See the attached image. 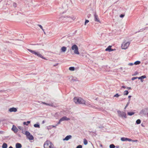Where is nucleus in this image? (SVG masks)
<instances>
[{"instance_id": "ea45409f", "label": "nucleus", "mask_w": 148, "mask_h": 148, "mask_svg": "<svg viewBox=\"0 0 148 148\" xmlns=\"http://www.w3.org/2000/svg\"><path fill=\"white\" fill-rule=\"evenodd\" d=\"M18 128L21 130H23V127L21 126H18Z\"/></svg>"}, {"instance_id": "f257e3e1", "label": "nucleus", "mask_w": 148, "mask_h": 148, "mask_svg": "<svg viewBox=\"0 0 148 148\" xmlns=\"http://www.w3.org/2000/svg\"><path fill=\"white\" fill-rule=\"evenodd\" d=\"M27 50L30 52L32 53V54H35L38 57L42 58L45 60H47L45 58L43 57L40 53L39 52H36L35 51L32 50L28 49H27Z\"/></svg>"}, {"instance_id": "69168bd1", "label": "nucleus", "mask_w": 148, "mask_h": 148, "mask_svg": "<svg viewBox=\"0 0 148 148\" xmlns=\"http://www.w3.org/2000/svg\"><path fill=\"white\" fill-rule=\"evenodd\" d=\"M57 65H54V66H56Z\"/></svg>"}, {"instance_id": "c85d7f7f", "label": "nucleus", "mask_w": 148, "mask_h": 148, "mask_svg": "<svg viewBox=\"0 0 148 148\" xmlns=\"http://www.w3.org/2000/svg\"><path fill=\"white\" fill-rule=\"evenodd\" d=\"M69 70L71 71H74L75 70V68L74 67H71L69 69Z\"/></svg>"}, {"instance_id": "864d4df0", "label": "nucleus", "mask_w": 148, "mask_h": 148, "mask_svg": "<svg viewBox=\"0 0 148 148\" xmlns=\"http://www.w3.org/2000/svg\"><path fill=\"white\" fill-rule=\"evenodd\" d=\"M100 146L101 147H103V145H102V144H100Z\"/></svg>"}, {"instance_id": "e433bc0d", "label": "nucleus", "mask_w": 148, "mask_h": 148, "mask_svg": "<svg viewBox=\"0 0 148 148\" xmlns=\"http://www.w3.org/2000/svg\"><path fill=\"white\" fill-rule=\"evenodd\" d=\"M138 77H134L132 78V80H134L137 78H138Z\"/></svg>"}, {"instance_id": "0e129e2a", "label": "nucleus", "mask_w": 148, "mask_h": 148, "mask_svg": "<svg viewBox=\"0 0 148 148\" xmlns=\"http://www.w3.org/2000/svg\"><path fill=\"white\" fill-rule=\"evenodd\" d=\"M116 147L117 148H119V146H116Z\"/></svg>"}, {"instance_id": "2eb2a0df", "label": "nucleus", "mask_w": 148, "mask_h": 148, "mask_svg": "<svg viewBox=\"0 0 148 148\" xmlns=\"http://www.w3.org/2000/svg\"><path fill=\"white\" fill-rule=\"evenodd\" d=\"M84 103H83L82 104H84L85 105L87 106H89V107H92V106L90 104V103L89 102H86L84 101Z\"/></svg>"}, {"instance_id": "ddd939ff", "label": "nucleus", "mask_w": 148, "mask_h": 148, "mask_svg": "<svg viewBox=\"0 0 148 148\" xmlns=\"http://www.w3.org/2000/svg\"><path fill=\"white\" fill-rule=\"evenodd\" d=\"M146 78V76L145 75H143L141 77H138V79H140V81L141 82H143V79H144Z\"/></svg>"}, {"instance_id": "4c0bfd02", "label": "nucleus", "mask_w": 148, "mask_h": 148, "mask_svg": "<svg viewBox=\"0 0 148 148\" xmlns=\"http://www.w3.org/2000/svg\"><path fill=\"white\" fill-rule=\"evenodd\" d=\"M89 22V21L88 20H86L84 25H86V24L88 23Z\"/></svg>"}, {"instance_id": "f704fd0d", "label": "nucleus", "mask_w": 148, "mask_h": 148, "mask_svg": "<svg viewBox=\"0 0 148 148\" xmlns=\"http://www.w3.org/2000/svg\"><path fill=\"white\" fill-rule=\"evenodd\" d=\"M119 96H120V95H119L118 93H117L114 95V97H119Z\"/></svg>"}, {"instance_id": "79ce46f5", "label": "nucleus", "mask_w": 148, "mask_h": 148, "mask_svg": "<svg viewBox=\"0 0 148 148\" xmlns=\"http://www.w3.org/2000/svg\"><path fill=\"white\" fill-rule=\"evenodd\" d=\"M138 74V73L137 72H135L134 74L132 75V76L136 75H137Z\"/></svg>"}, {"instance_id": "9b49d317", "label": "nucleus", "mask_w": 148, "mask_h": 148, "mask_svg": "<svg viewBox=\"0 0 148 148\" xmlns=\"http://www.w3.org/2000/svg\"><path fill=\"white\" fill-rule=\"evenodd\" d=\"M60 120L61 121H68L69 120H70V119L68 118H67L66 116H64L62 117L61 118Z\"/></svg>"}, {"instance_id": "412c9836", "label": "nucleus", "mask_w": 148, "mask_h": 148, "mask_svg": "<svg viewBox=\"0 0 148 148\" xmlns=\"http://www.w3.org/2000/svg\"><path fill=\"white\" fill-rule=\"evenodd\" d=\"M62 7L63 8L66 9L68 8L67 5L65 3H63L62 5Z\"/></svg>"}, {"instance_id": "aec40b11", "label": "nucleus", "mask_w": 148, "mask_h": 148, "mask_svg": "<svg viewBox=\"0 0 148 148\" xmlns=\"http://www.w3.org/2000/svg\"><path fill=\"white\" fill-rule=\"evenodd\" d=\"M27 137L30 140H33L34 138L33 136L31 134H30Z\"/></svg>"}, {"instance_id": "c03bdc74", "label": "nucleus", "mask_w": 148, "mask_h": 148, "mask_svg": "<svg viewBox=\"0 0 148 148\" xmlns=\"http://www.w3.org/2000/svg\"><path fill=\"white\" fill-rule=\"evenodd\" d=\"M124 16L125 15L124 14H121L120 15V17L121 18H123L124 17Z\"/></svg>"}, {"instance_id": "6e6552de", "label": "nucleus", "mask_w": 148, "mask_h": 148, "mask_svg": "<svg viewBox=\"0 0 148 148\" xmlns=\"http://www.w3.org/2000/svg\"><path fill=\"white\" fill-rule=\"evenodd\" d=\"M69 79L70 81L71 82H73L75 81H77L78 80L77 78L76 77H73L72 76L71 77L69 78Z\"/></svg>"}, {"instance_id": "a18cd8bd", "label": "nucleus", "mask_w": 148, "mask_h": 148, "mask_svg": "<svg viewBox=\"0 0 148 148\" xmlns=\"http://www.w3.org/2000/svg\"><path fill=\"white\" fill-rule=\"evenodd\" d=\"M132 139H131L127 138V141H132Z\"/></svg>"}, {"instance_id": "72a5a7b5", "label": "nucleus", "mask_w": 148, "mask_h": 148, "mask_svg": "<svg viewBox=\"0 0 148 148\" xmlns=\"http://www.w3.org/2000/svg\"><path fill=\"white\" fill-rule=\"evenodd\" d=\"M38 26L43 31H44V29L42 27V26L41 25L39 24L38 25Z\"/></svg>"}, {"instance_id": "5701e85b", "label": "nucleus", "mask_w": 148, "mask_h": 148, "mask_svg": "<svg viewBox=\"0 0 148 148\" xmlns=\"http://www.w3.org/2000/svg\"><path fill=\"white\" fill-rule=\"evenodd\" d=\"M121 140L122 141H127V138L125 137H122L121 138Z\"/></svg>"}, {"instance_id": "3c124183", "label": "nucleus", "mask_w": 148, "mask_h": 148, "mask_svg": "<svg viewBox=\"0 0 148 148\" xmlns=\"http://www.w3.org/2000/svg\"><path fill=\"white\" fill-rule=\"evenodd\" d=\"M90 15L91 14H89L88 15L87 17H88V18H89L90 16Z\"/></svg>"}, {"instance_id": "393cba45", "label": "nucleus", "mask_w": 148, "mask_h": 148, "mask_svg": "<svg viewBox=\"0 0 148 148\" xmlns=\"http://www.w3.org/2000/svg\"><path fill=\"white\" fill-rule=\"evenodd\" d=\"M30 123V121H28L27 122H23V124L26 125H27L29 123Z\"/></svg>"}, {"instance_id": "f8f14e48", "label": "nucleus", "mask_w": 148, "mask_h": 148, "mask_svg": "<svg viewBox=\"0 0 148 148\" xmlns=\"http://www.w3.org/2000/svg\"><path fill=\"white\" fill-rule=\"evenodd\" d=\"M17 108L14 107H12L9 109V111L10 112H16L17 111Z\"/></svg>"}, {"instance_id": "13d9d810", "label": "nucleus", "mask_w": 148, "mask_h": 148, "mask_svg": "<svg viewBox=\"0 0 148 148\" xmlns=\"http://www.w3.org/2000/svg\"><path fill=\"white\" fill-rule=\"evenodd\" d=\"M42 103L44 104H45V105H46V103H45V102H42Z\"/></svg>"}, {"instance_id": "680f3d73", "label": "nucleus", "mask_w": 148, "mask_h": 148, "mask_svg": "<svg viewBox=\"0 0 148 148\" xmlns=\"http://www.w3.org/2000/svg\"><path fill=\"white\" fill-rule=\"evenodd\" d=\"M43 32H44V34H46V33H45V32L44 31H43Z\"/></svg>"}, {"instance_id": "de8ad7c7", "label": "nucleus", "mask_w": 148, "mask_h": 148, "mask_svg": "<svg viewBox=\"0 0 148 148\" xmlns=\"http://www.w3.org/2000/svg\"><path fill=\"white\" fill-rule=\"evenodd\" d=\"M126 88H127V89H128V90L131 89V88L130 87H127Z\"/></svg>"}, {"instance_id": "1a4fd4ad", "label": "nucleus", "mask_w": 148, "mask_h": 148, "mask_svg": "<svg viewBox=\"0 0 148 148\" xmlns=\"http://www.w3.org/2000/svg\"><path fill=\"white\" fill-rule=\"evenodd\" d=\"M94 20L95 21H96L99 23H100V22L98 18V15L96 14V13L94 15Z\"/></svg>"}, {"instance_id": "603ef678", "label": "nucleus", "mask_w": 148, "mask_h": 148, "mask_svg": "<svg viewBox=\"0 0 148 148\" xmlns=\"http://www.w3.org/2000/svg\"><path fill=\"white\" fill-rule=\"evenodd\" d=\"M122 88H126V87L125 86H122Z\"/></svg>"}, {"instance_id": "7ed1b4c3", "label": "nucleus", "mask_w": 148, "mask_h": 148, "mask_svg": "<svg viewBox=\"0 0 148 148\" xmlns=\"http://www.w3.org/2000/svg\"><path fill=\"white\" fill-rule=\"evenodd\" d=\"M74 101L76 104L84 103V100L81 98L75 97L73 99Z\"/></svg>"}, {"instance_id": "6ab92c4d", "label": "nucleus", "mask_w": 148, "mask_h": 148, "mask_svg": "<svg viewBox=\"0 0 148 148\" xmlns=\"http://www.w3.org/2000/svg\"><path fill=\"white\" fill-rule=\"evenodd\" d=\"M22 147L21 145L19 143H17L16 145V148H21Z\"/></svg>"}, {"instance_id": "dca6fc26", "label": "nucleus", "mask_w": 148, "mask_h": 148, "mask_svg": "<svg viewBox=\"0 0 148 148\" xmlns=\"http://www.w3.org/2000/svg\"><path fill=\"white\" fill-rule=\"evenodd\" d=\"M111 46H109L105 50V51H108L109 52H110L111 51H113V50L111 48Z\"/></svg>"}, {"instance_id": "c756f323", "label": "nucleus", "mask_w": 148, "mask_h": 148, "mask_svg": "<svg viewBox=\"0 0 148 148\" xmlns=\"http://www.w3.org/2000/svg\"><path fill=\"white\" fill-rule=\"evenodd\" d=\"M141 121L140 119H138L136 121V123L137 124H138L140 123Z\"/></svg>"}, {"instance_id": "e2e57ef3", "label": "nucleus", "mask_w": 148, "mask_h": 148, "mask_svg": "<svg viewBox=\"0 0 148 148\" xmlns=\"http://www.w3.org/2000/svg\"><path fill=\"white\" fill-rule=\"evenodd\" d=\"M2 132H2V131H0V134Z\"/></svg>"}, {"instance_id": "4468645a", "label": "nucleus", "mask_w": 148, "mask_h": 148, "mask_svg": "<svg viewBox=\"0 0 148 148\" xmlns=\"http://www.w3.org/2000/svg\"><path fill=\"white\" fill-rule=\"evenodd\" d=\"M72 137L71 135H68L66 136L63 139L64 140H68L70 139H71Z\"/></svg>"}, {"instance_id": "20e7f679", "label": "nucleus", "mask_w": 148, "mask_h": 148, "mask_svg": "<svg viewBox=\"0 0 148 148\" xmlns=\"http://www.w3.org/2000/svg\"><path fill=\"white\" fill-rule=\"evenodd\" d=\"M71 49L74 51V53L75 54H79V53L78 51V47L76 45H74L71 47Z\"/></svg>"}, {"instance_id": "c9c22d12", "label": "nucleus", "mask_w": 148, "mask_h": 148, "mask_svg": "<svg viewBox=\"0 0 148 148\" xmlns=\"http://www.w3.org/2000/svg\"><path fill=\"white\" fill-rule=\"evenodd\" d=\"M130 104V102H127L126 105L125 106V108H124V109H126V108L129 105V104Z\"/></svg>"}, {"instance_id": "9d476101", "label": "nucleus", "mask_w": 148, "mask_h": 148, "mask_svg": "<svg viewBox=\"0 0 148 148\" xmlns=\"http://www.w3.org/2000/svg\"><path fill=\"white\" fill-rule=\"evenodd\" d=\"M12 130L15 133H16L18 131V129L16 126L13 125L12 128Z\"/></svg>"}, {"instance_id": "37998d69", "label": "nucleus", "mask_w": 148, "mask_h": 148, "mask_svg": "<svg viewBox=\"0 0 148 148\" xmlns=\"http://www.w3.org/2000/svg\"><path fill=\"white\" fill-rule=\"evenodd\" d=\"M13 6L14 8H16V4L15 3H14Z\"/></svg>"}, {"instance_id": "5fc2aeb1", "label": "nucleus", "mask_w": 148, "mask_h": 148, "mask_svg": "<svg viewBox=\"0 0 148 148\" xmlns=\"http://www.w3.org/2000/svg\"><path fill=\"white\" fill-rule=\"evenodd\" d=\"M56 125H52V126L53 127H56Z\"/></svg>"}, {"instance_id": "09e8293b", "label": "nucleus", "mask_w": 148, "mask_h": 148, "mask_svg": "<svg viewBox=\"0 0 148 148\" xmlns=\"http://www.w3.org/2000/svg\"><path fill=\"white\" fill-rule=\"evenodd\" d=\"M134 64L133 63H131L129 64V65L130 66Z\"/></svg>"}, {"instance_id": "f03ea898", "label": "nucleus", "mask_w": 148, "mask_h": 148, "mask_svg": "<svg viewBox=\"0 0 148 148\" xmlns=\"http://www.w3.org/2000/svg\"><path fill=\"white\" fill-rule=\"evenodd\" d=\"M53 145L49 140L45 141L44 145V148H53Z\"/></svg>"}, {"instance_id": "8fccbe9b", "label": "nucleus", "mask_w": 148, "mask_h": 148, "mask_svg": "<svg viewBox=\"0 0 148 148\" xmlns=\"http://www.w3.org/2000/svg\"><path fill=\"white\" fill-rule=\"evenodd\" d=\"M143 31V29H140L138 32H142Z\"/></svg>"}, {"instance_id": "052dcab7", "label": "nucleus", "mask_w": 148, "mask_h": 148, "mask_svg": "<svg viewBox=\"0 0 148 148\" xmlns=\"http://www.w3.org/2000/svg\"><path fill=\"white\" fill-rule=\"evenodd\" d=\"M130 99H129V100H128V102H130Z\"/></svg>"}, {"instance_id": "4be33fe9", "label": "nucleus", "mask_w": 148, "mask_h": 148, "mask_svg": "<svg viewBox=\"0 0 148 148\" xmlns=\"http://www.w3.org/2000/svg\"><path fill=\"white\" fill-rule=\"evenodd\" d=\"M7 145L6 143H4L3 144L2 146V148H7Z\"/></svg>"}, {"instance_id": "a878e982", "label": "nucleus", "mask_w": 148, "mask_h": 148, "mask_svg": "<svg viewBox=\"0 0 148 148\" xmlns=\"http://www.w3.org/2000/svg\"><path fill=\"white\" fill-rule=\"evenodd\" d=\"M129 93V92L127 90H125L123 92V95H127Z\"/></svg>"}, {"instance_id": "bb28decb", "label": "nucleus", "mask_w": 148, "mask_h": 148, "mask_svg": "<svg viewBox=\"0 0 148 148\" xmlns=\"http://www.w3.org/2000/svg\"><path fill=\"white\" fill-rule=\"evenodd\" d=\"M140 62L139 61H137L135 62L134 63V64L135 65H138L140 64Z\"/></svg>"}, {"instance_id": "58836bf2", "label": "nucleus", "mask_w": 148, "mask_h": 148, "mask_svg": "<svg viewBox=\"0 0 148 148\" xmlns=\"http://www.w3.org/2000/svg\"><path fill=\"white\" fill-rule=\"evenodd\" d=\"M76 148H82V146L81 145H79Z\"/></svg>"}, {"instance_id": "cd10ccee", "label": "nucleus", "mask_w": 148, "mask_h": 148, "mask_svg": "<svg viewBox=\"0 0 148 148\" xmlns=\"http://www.w3.org/2000/svg\"><path fill=\"white\" fill-rule=\"evenodd\" d=\"M25 134L26 135L27 137L29 136L30 134L29 132L27 131H26L25 132Z\"/></svg>"}, {"instance_id": "bf43d9fd", "label": "nucleus", "mask_w": 148, "mask_h": 148, "mask_svg": "<svg viewBox=\"0 0 148 148\" xmlns=\"http://www.w3.org/2000/svg\"><path fill=\"white\" fill-rule=\"evenodd\" d=\"M9 148H13V147L11 146H10Z\"/></svg>"}, {"instance_id": "0eeeda50", "label": "nucleus", "mask_w": 148, "mask_h": 148, "mask_svg": "<svg viewBox=\"0 0 148 148\" xmlns=\"http://www.w3.org/2000/svg\"><path fill=\"white\" fill-rule=\"evenodd\" d=\"M145 113V114L147 115V116H148V108H145L144 110H142L141 111L140 113L142 114L144 113Z\"/></svg>"}, {"instance_id": "338daca9", "label": "nucleus", "mask_w": 148, "mask_h": 148, "mask_svg": "<svg viewBox=\"0 0 148 148\" xmlns=\"http://www.w3.org/2000/svg\"><path fill=\"white\" fill-rule=\"evenodd\" d=\"M99 128H101V127H99Z\"/></svg>"}, {"instance_id": "f3484780", "label": "nucleus", "mask_w": 148, "mask_h": 148, "mask_svg": "<svg viewBox=\"0 0 148 148\" xmlns=\"http://www.w3.org/2000/svg\"><path fill=\"white\" fill-rule=\"evenodd\" d=\"M66 47L64 46L62 47L61 49V52H65L66 50Z\"/></svg>"}, {"instance_id": "7c9ffc66", "label": "nucleus", "mask_w": 148, "mask_h": 148, "mask_svg": "<svg viewBox=\"0 0 148 148\" xmlns=\"http://www.w3.org/2000/svg\"><path fill=\"white\" fill-rule=\"evenodd\" d=\"M34 126L35 127L40 128V126L39 124H35L34 125Z\"/></svg>"}, {"instance_id": "6e6d98bb", "label": "nucleus", "mask_w": 148, "mask_h": 148, "mask_svg": "<svg viewBox=\"0 0 148 148\" xmlns=\"http://www.w3.org/2000/svg\"><path fill=\"white\" fill-rule=\"evenodd\" d=\"M131 97V96H128V98L129 99H130V98Z\"/></svg>"}, {"instance_id": "774afa93", "label": "nucleus", "mask_w": 148, "mask_h": 148, "mask_svg": "<svg viewBox=\"0 0 148 148\" xmlns=\"http://www.w3.org/2000/svg\"><path fill=\"white\" fill-rule=\"evenodd\" d=\"M53 148H56L55 147H53Z\"/></svg>"}, {"instance_id": "a211bd4d", "label": "nucleus", "mask_w": 148, "mask_h": 148, "mask_svg": "<svg viewBox=\"0 0 148 148\" xmlns=\"http://www.w3.org/2000/svg\"><path fill=\"white\" fill-rule=\"evenodd\" d=\"M66 19H67L66 20V21H69L71 19H73V20H75L76 19V18L74 17H73V18H71L70 17H67Z\"/></svg>"}, {"instance_id": "a19ab883", "label": "nucleus", "mask_w": 148, "mask_h": 148, "mask_svg": "<svg viewBox=\"0 0 148 148\" xmlns=\"http://www.w3.org/2000/svg\"><path fill=\"white\" fill-rule=\"evenodd\" d=\"M62 122L60 120V119L58 122V123L56 125V126H57L61 122Z\"/></svg>"}, {"instance_id": "b1692460", "label": "nucleus", "mask_w": 148, "mask_h": 148, "mask_svg": "<svg viewBox=\"0 0 148 148\" xmlns=\"http://www.w3.org/2000/svg\"><path fill=\"white\" fill-rule=\"evenodd\" d=\"M135 113L133 112H127V114L130 116H131L132 115L134 114Z\"/></svg>"}, {"instance_id": "4d7b16f0", "label": "nucleus", "mask_w": 148, "mask_h": 148, "mask_svg": "<svg viewBox=\"0 0 148 148\" xmlns=\"http://www.w3.org/2000/svg\"><path fill=\"white\" fill-rule=\"evenodd\" d=\"M46 105L47 106H50V104L46 103Z\"/></svg>"}, {"instance_id": "423d86ee", "label": "nucleus", "mask_w": 148, "mask_h": 148, "mask_svg": "<svg viewBox=\"0 0 148 148\" xmlns=\"http://www.w3.org/2000/svg\"><path fill=\"white\" fill-rule=\"evenodd\" d=\"M130 44V42H124L122 44L121 47L123 49H126L128 47Z\"/></svg>"}, {"instance_id": "39448f33", "label": "nucleus", "mask_w": 148, "mask_h": 148, "mask_svg": "<svg viewBox=\"0 0 148 148\" xmlns=\"http://www.w3.org/2000/svg\"><path fill=\"white\" fill-rule=\"evenodd\" d=\"M117 112L119 116L122 118L124 117L125 118H127L126 114L125 112L123 111H121L120 110H118Z\"/></svg>"}, {"instance_id": "2f4dec72", "label": "nucleus", "mask_w": 148, "mask_h": 148, "mask_svg": "<svg viewBox=\"0 0 148 148\" xmlns=\"http://www.w3.org/2000/svg\"><path fill=\"white\" fill-rule=\"evenodd\" d=\"M115 147V146L113 144H111L110 145V148H114Z\"/></svg>"}, {"instance_id": "49530a36", "label": "nucleus", "mask_w": 148, "mask_h": 148, "mask_svg": "<svg viewBox=\"0 0 148 148\" xmlns=\"http://www.w3.org/2000/svg\"><path fill=\"white\" fill-rule=\"evenodd\" d=\"M138 141L137 140H132V142H137Z\"/></svg>"}, {"instance_id": "473e14b6", "label": "nucleus", "mask_w": 148, "mask_h": 148, "mask_svg": "<svg viewBox=\"0 0 148 148\" xmlns=\"http://www.w3.org/2000/svg\"><path fill=\"white\" fill-rule=\"evenodd\" d=\"M84 143L85 145H86L88 143L87 141L85 139H84Z\"/></svg>"}]
</instances>
